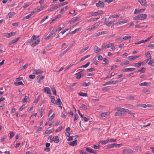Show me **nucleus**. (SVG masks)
I'll return each mask as SVG.
<instances>
[{"instance_id":"obj_1","label":"nucleus","mask_w":154,"mask_h":154,"mask_svg":"<svg viewBox=\"0 0 154 154\" xmlns=\"http://www.w3.org/2000/svg\"><path fill=\"white\" fill-rule=\"evenodd\" d=\"M33 74H41L43 72V71L41 69H32V70Z\"/></svg>"},{"instance_id":"obj_2","label":"nucleus","mask_w":154,"mask_h":154,"mask_svg":"<svg viewBox=\"0 0 154 154\" xmlns=\"http://www.w3.org/2000/svg\"><path fill=\"white\" fill-rule=\"evenodd\" d=\"M15 35V33L14 32H11L10 33H5L3 34V36L8 38H9L11 36H14Z\"/></svg>"},{"instance_id":"obj_3","label":"nucleus","mask_w":154,"mask_h":154,"mask_svg":"<svg viewBox=\"0 0 154 154\" xmlns=\"http://www.w3.org/2000/svg\"><path fill=\"white\" fill-rule=\"evenodd\" d=\"M55 33V30L54 29L50 32V33L48 36H46L45 37V40H48Z\"/></svg>"},{"instance_id":"obj_4","label":"nucleus","mask_w":154,"mask_h":154,"mask_svg":"<svg viewBox=\"0 0 154 154\" xmlns=\"http://www.w3.org/2000/svg\"><path fill=\"white\" fill-rule=\"evenodd\" d=\"M139 20H144L146 19L147 15L145 14H141L138 15Z\"/></svg>"},{"instance_id":"obj_5","label":"nucleus","mask_w":154,"mask_h":154,"mask_svg":"<svg viewBox=\"0 0 154 154\" xmlns=\"http://www.w3.org/2000/svg\"><path fill=\"white\" fill-rule=\"evenodd\" d=\"M103 12L102 11H100L97 12L92 13L91 14V16H96L98 15L102 14H103Z\"/></svg>"},{"instance_id":"obj_6","label":"nucleus","mask_w":154,"mask_h":154,"mask_svg":"<svg viewBox=\"0 0 154 154\" xmlns=\"http://www.w3.org/2000/svg\"><path fill=\"white\" fill-rule=\"evenodd\" d=\"M123 153H127L128 154H133V150L130 149H124L123 150Z\"/></svg>"},{"instance_id":"obj_7","label":"nucleus","mask_w":154,"mask_h":154,"mask_svg":"<svg viewBox=\"0 0 154 154\" xmlns=\"http://www.w3.org/2000/svg\"><path fill=\"white\" fill-rule=\"evenodd\" d=\"M104 4L103 2L101 1H99L96 4V6L97 7L103 8L104 7Z\"/></svg>"},{"instance_id":"obj_8","label":"nucleus","mask_w":154,"mask_h":154,"mask_svg":"<svg viewBox=\"0 0 154 154\" xmlns=\"http://www.w3.org/2000/svg\"><path fill=\"white\" fill-rule=\"evenodd\" d=\"M52 141H54L55 143H58L59 142V139L58 136H54L52 139Z\"/></svg>"},{"instance_id":"obj_9","label":"nucleus","mask_w":154,"mask_h":154,"mask_svg":"<svg viewBox=\"0 0 154 154\" xmlns=\"http://www.w3.org/2000/svg\"><path fill=\"white\" fill-rule=\"evenodd\" d=\"M135 69V68H126L124 69H123L122 71L123 72H130L132 71Z\"/></svg>"},{"instance_id":"obj_10","label":"nucleus","mask_w":154,"mask_h":154,"mask_svg":"<svg viewBox=\"0 0 154 154\" xmlns=\"http://www.w3.org/2000/svg\"><path fill=\"white\" fill-rule=\"evenodd\" d=\"M126 109H124L118 107H116L115 108V109L117 110L118 111L120 112H125Z\"/></svg>"},{"instance_id":"obj_11","label":"nucleus","mask_w":154,"mask_h":154,"mask_svg":"<svg viewBox=\"0 0 154 154\" xmlns=\"http://www.w3.org/2000/svg\"><path fill=\"white\" fill-rule=\"evenodd\" d=\"M109 114L110 112H101L100 114V116L102 117H104L109 115Z\"/></svg>"},{"instance_id":"obj_12","label":"nucleus","mask_w":154,"mask_h":154,"mask_svg":"<svg viewBox=\"0 0 154 154\" xmlns=\"http://www.w3.org/2000/svg\"><path fill=\"white\" fill-rule=\"evenodd\" d=\"M20 39V37H17L15 38L13 40L10 42L8 43L9 45H11L15 43L18 40Z\"/></svg>"},{"instance_id":"obj_13","label":"nucleus","mask_w":154,"mask_h":154,"mask_svg":"<svg viewBox=\"0 0 154 154\" xmlns=\"http://www.w3.org/2000/svg\"><path fill=\"white\" fill-rule=\"evenodd\" d=\"M119 81L118 80L116 81H110L108 82V85H116L119 83Z\"/></svg>"},{"instance_id":"obj_14","label":"nucleus","mask_w":154,"mask_h":154,"mask_svg":"<svg viewBox=\"0 0 154 154\" xmlns=\"http://www.w3.org/2000/svg\"><path fill=\"white\" fill-rule=\"evenodd\" d=\"M34 14V12L32 11L31 14H29V15L23 17V20L27 19L30 18Z\"/></svg>"},{"instance_id":"obj_15","label":"nucleus","mask_w":154,"mask_h":154,"mask_svg":"<svg viewBox=\"0 0 154 154\" xmlns=\"http://www.w3.org/2000/svg\"><path fill=\"white\" fill-rule=\"evenodd\" d=\"M94 51L95 53L97 54L100 52L101 50L97 46H96L94 48Z\"/></svg>"},{"instance_id":"obj_16","label":"nucleus","mask_w":154,"mask_h":154,"mask_svg":"<svg viewBox=\"0 0 154 154\" xmlns=\"http://www.w3.org/2000/svg\"><path fill=\"white\" fill-rule=\"evenodd\" d=\"M150 83L149 82H144L139 84V85L142 86H150Z\"/></svg>"},{"instance_id":"obj_17","label":"nucleus","mask_w":154,"mask_h":154,"mask_svg":"<svg viewBox=\"0 0 154 154\" xmlns=\"http://www.w3.org/2000/svg\"><path fill=\"white\" fill-rule=\"evenodd\" d=\"M140 4L143 6H146V0H137Z\"/></svg>"},{"instance_id":"obj_18","label":"nucleus","mask_w":154,"mask_h":154,"mask_svg":"<svg viewBox=\"0 0 154 154\" xmlns=\"http://www.w3.org/2000/svg\"><path fill=\"white\" fill-rule=\"evenodd\" d=\"M127 20L122 21L116 23H115V24L116 26H118L119 25L123 24L125 23H127Z\"/></svg>"},{"instance_id":"obj_19","label":"nucleus","mask_w":154,"mask_h":154,"mask_svg":"<svg viewBox=\"0 0 154 154\" xmlns=\"http://www.w3.org/2000/svg\"><path fill=\"white\" fill-rule=\"evenodd\" d=\"M43 91L46 92L48 94H51V91L48 87H45L43 90Z\"/></svg>"},{"instance_id":"obj_20","label":"nucleus","mask_w":154,"mask_h":154,"mask_svg":"<svg viewBox=\"0 0 154 154\" xmlns=\"http://www.w3.org/2000/svg\"><path fill=\"white\" fill-rule=\"evenodd\" d=\"M81 30V28H79L77 29H75L74 31L71 32H70L69 33V34H74L76 33L77 32H78L79 31H80ZM68 34H67V35H68Z\"/></svg>"},{"instance_id":"obj_21","label":"nucleus","mask_w":154,"mask_h":154,"mask_svg":"<svg viewBox=\"0 0 154 154\" xmlns=\"http://www.w3.org/2000/svg\"><path fill=\"white\" fill-rule=\"evenodd\" d=\"M112 43H108L105 45H103L102 47L104 48L107 49L111 47V45H112Z\"/></svg>"},{"instance_id":"obj_22","label":"nucleus","mask_w":154,"mask_h":154,"mask_svg":"<svg viewBox=\"0 0 154 154\" xmlns=\"http://www.w3.org/2000/svg\"><path fill=\"white\" fill-rule=\"evenodd\" d=\"M77 144V140H75L73 141L70 142L69 145L71 146H74L76 145Z\"/></svg>"},{"instance_id":"obj_23","label":"nucleus","mask_w":154,"mask_h":154,"mask_svg":"<svg viewBox=\"0 0 154 154\" xmlns=\"http://www.w3.org/2000/svg\"><path fill=\"white\" fill-rule=\"evenodd\" d=\"M45 6H43L42 7H41L38 9H35L33 10V12H34V14L36 12H39L40 11L42 10L45 7Z\"/></svg>"},{"instance_id":"obj_24","label":"nucleus","mask_w":154,"mask_h":154,"mask_svg":"<svg viewBox=\"0 0 154 154\" xmlns=\"http://www.w3.org/2000/svg\"><path fill=\"white\" fill-rule=\"evenodd\" d=\"M40 42V40L39 38L37 39L36 41L34 43H33L32 44V47H34L36 45H37Z\"/></svg>"},{"instance_id":"obj_25","label":"nucleus","mask_w":154,"mask_h":154,"mask_svg":"<svg viewBox=\"0 0 154 154\" xmlns=\"http://www.w3.org/2000/svg\"><path fill=\"white\" fill-rule=\"evenodd\" d=\"M44 76L43 75H39L38 76V83H40L41 81H42V80L43 78H44Z\"/></svg>"},{"instance_id":"obj_26","label":"nucleus","mask_w":154,"mask_h":154,"mask_svg":"<svg viewBox=\"0 0 154 154\" xmlns=\"http://www.w3.org/2000/svg\"><path fill=\"white\" fill-rule=\"evenodd\" d=\"M148 64L151 66H154V59H151Z\"/></svg>"},{"instance_id":"obj_27","label":"nucleus","mask_w":154,"mask_h":154,"mask_svg":"<svg viewBox=\"0 0 154 154\" xmlns=\"http://www.w3.org/2000/svg\"><path fill=\"white\" fill-rule=\"evenodd\" d=\"M115 116H123L122 113L119 111H118L115 112Z\"/></svg>"},{"instance_id":"obj_28","label":"nucleus","mask_w":154,"mask_h":154,"mask_svg":"<svg viewBox=\"0 0 154 154\" xmlns=\"http://www.w3.org/2000/svg\"><path fill=\"white\" fill-rule=\"evenodd\" d=\"M78 94L80 96H81L83 97H87L88 95V94L87 93H83V92H80Z\"/></svg>"},{"instance_id":"obj_29","label":"nucleus","mask_w":154,"mask_h":154,"mask_svg":"<svg viewBox=\"0 0 154 154\" xmlns=\"http://www.w3.org/2000/svg\"><path fill=\"white\" fill-rule=\"evenodd\" d=\"M58 8V7L57 6V5H55L53 8H50L48 10V11H52L54 9H56Z\"/></svg>"},{"instance_id":"obj_30","label":"nucleus","mask_w":154,"mask_h":154,"mask_svg":"<svg viewBox=\"0 0 154 154\" xmlns=\"http://www.w3.org/2000/svg\"><path fill=\"white\" fill-rule=\"evenodd\" d=\"M28 100L29 97L27 96H25L24 98L22 100V102L23 103H26Z\"/></svg>"},{"instance_id":"obj_31","label":"nucleus","mask_w":154,"mask_h":154,"mask_svg":"<svg viewBox=\"0 0 154 154\" xmlns=\"http://www.w3.org/2000/svg\"><path fill=\"white\" fill-rule=\"evenodd\" d=\"M104 23L105 24L108 26H109L112 23V22L111 21H110L109 22L107 21L106 20V19H105V21H104Z\"/></svg>"},{"instance_id":"obj_32","label":"nucleus","mask_w":154,"mask_h":154,"mask_svg":"<svg viewBox=\"0 0 154 154\" xmlns=\"http://www.w3.org/2000/svg\"><path fill=\"white\" fill-rule=\"evenodd\" d=\"M55 103L54 104H57V105H61L62 104V102L61 101L60 98H59L57 100H56Z\"/></svg>"},{"instance_id":"obj_33","label":"nucleus","mask_w":154,"mask_h":154,"mask_svg":"<svg viewBox=\"0 0 154 154\" xmlns=\"http://www.w3.org/2000/svg\"><path fill=\"white\" fill-rule=\"evenodd\" d=\"M15 13L14 12H9L8 14V16L9 18L13 16L14 15Z\"/></svg>"},{"instance_id":"obj_34","label":"nucleus","mask_w":154,"mask_h":154,"mask_svg":"<svg viewBox=\"0 0 154 154\" xmlns=\"http://www.w3.org/2000/svg\"><path fill=\"white\" fill-rule=\"evenodd\" d=\"M80 108L83 109L84 110H86L88 109L87 106L84 104H82L80 106Z\"/></svg>"},{"instance_id":"obj_35","label":"nucleus","mask_w":154,"mask_h":154,"mask_svg":"<svg viewBox=\"0 0 154 154\" xmlns=\"http://www.w3.org/2000/svg\"><path fill=\"white\" fill-rule=\"evenodd\" d=\"M148 27L147 25L146 26H140L137 25L135 26V28H146Z\"/></svg>"},{"instance_id":"obj_36","label":"nucleus","mask_w":154,"mask_h":154,"mask_svg":"<svg viewBox=\"0 0 154 154\" xmlns=\"http://www.w3.org/2000/svg\"><path fill=\"white\" fill-rule=\"evenodd\" d=\"M98 142L99 143H101L103 145H105L108 143L107 140H106L100 141Z\"/></svg>"},{"instance_id":"obj_37","label":"nucleus","mask_w":154,"mask_h":154,"mask_svg":"<svg viewBox=\"0 0 154 154\" xmlns=\"http://www.w3.org/2000/svg\"><path fill=\"white\" fill-rule=\"evenodd\" d=\"M68 4V2H65L62 3L61 4H60L58 5H57V6L58 7V8H59V7H60L62 6Z\"/></svg>"},{"instance_id":"obj_38","label":"nucleus","mask_w":154,"mask_h":154,"mask_svg":"<svg viewBox=\"0 0 154 154\" xmlns=\"http://www.w3.org/2000/svg\"><path fill=\"white\" fill-rule=\"evenodd\" d=\"M14 85L16 86H18L19 85H23V84L22 82H15L14 83Z\"/></svg>"},{"instance_id":"obj_39","label":"nucleus","mask_w":154,"mask_h":154,"mask_svg":"<svg viewBox=\"0 0 154 154\" xmlns=\"http://www.w3.org/2000/svg\"><path fill=\"white\" fill-rule=\"evenodd\" d=\"M131 38V36L130 35H127L125 36H124L122 38V39L123 40H127Z\"/></svg>"},{"instance_id":"obj_40","label":"nucleus","mask_w":154,"mask_h":154,"mask_svg":"<svg viewBox=\"0 0 154 154\" xmlns=\"http://www.w3.org/2000/svg\"><path fill=\"white\" fill-rule=\"evenodd\" d=\"M51 102L54 103L55 104V103L56 100L55 99V97L54 96H52L51 97Z\"/></svg>"},{"instance_id":"obj_41","label":"nucleus","mask_w":154,"mask_h":154,"mask_svg":"<svg viewBox=\"0 0 154 154\" xmlns=\"http://www.w3.org/2000/svg\"><path fill=\"white\" fill-rule=\"evenodd\" d=\"M115 74L113 72H112L111 74H109V75H107V77H106L105 79H108V78H111V77L114 76V75Z\"/></svg>"},{"instance_id":"obj_42","label":"nucleus","mask_w":154,"mask_h":154,"mask_svg":"<svg viewBox=\"0 0 154 154\" xmlns=\"http://www.w3.org/2000/svg\"><path fill=\"white\" fill-rule=\"evenodd\" d=\"M116 139H107V142H109V143H112L113 142H115L116 141Z\"/></svg>"},{"instance_id":"obj_43","label":"nucleus","mask_w":154,"mask_h":154,"mask_svg":"<svg viewBox=\"0 0 154 154\" xmlns=\"http://www.w3.org/2000/svg\"><path fill=\"white\" fill-rule=\"evenodd\" d=\"M137 106L143 108H145L146 107V105L144 104H139Z\"/></svg>"},{"instance_id":"obj_44","label":"nucleus","mask_w":154,"mask_h":154,"mask_svg":"<svg viewBox=\"0 0 154 154\" xmlns=\"http://www.w3.org/2000/svg\"><path fill=\"white\" fill-rule=\"evenodd\" d=\"M84 75V74L83 73H80L78 74L76 77V79H79L82 76H83Z\"/></svg>"},{"instance_id":"obj_45","label":"nucleus","mask_w":154,"mask_h":154,"mask_svg":"<svg viewBox=\"0 0 154 154\" xmlns=\"http://www.w3.org/2000/svg\"><path fill=\"white\" fill-rule=\"evenodd\" d=\"M97 28L96 27V26L95 25H94V24H93L92 26V27L91 28H89L87 30L91 31L92 30H93L94 29Z\"/></svg>"},{"instance_id":"obj_46","label":"nucleus","mask_w":154,"mask_h":154,"mask_svg":"<svg viewBox=\"0 0 154 154\" xmlns=\"http://www.w3.org/2000/svg\"><path fill=\"white\" fill-rule=\"evenodd\" d=\"M49 17L48 16H47L43 18L41 21L40 22V24L42 23L44 21H45L46 19H48Z\"/></svg>"},{"instance_id":"obj_47","label":"nucleus","mask_w":154,"mask_h":154,"mask_svg":"<svg viewBox=\"0 0 154 154\" xmlns=\"http://www.w3.org/2000/svg\"><path fill=\"white\" fill-rule=\"evenodd\" d=\"M100 130V129L98 128H95L92 129V131H99Z\"/></svg>"},{"instance_id":"obj_48","label":"nucleus","mask_w":154,"mask_h":154,"mask_svg":"<svg viewBox=\"0 0 154 154\" xmlns=\"http://www.w3.org/2000/svg\"><path fill=\"white\" fill-rule=\"evenodd\" d=\"M90 64V63L88 62L87 63H86V64L82 66H81V68H86Z\"/></svg>"},{"instance_id":"obj_49","label":"nucleus","mask_w":154,"mask_h":154,"mask_svg":"<svg viewBox=\"0 0 154 154\" xmlns=\"http://www.w3.org/2000/svg\"><path fill=\"white\" fill-rule=\"evenodd\" d=\"M39 37L38 36H36V35H34L31 38V39L32 41H35L37 39V38Z\"/></svg>"},{"instance_id":"obj_50","label":"nucleus","mask_w":154,"mask_h":154,"mask_svg":"<svg viewBox=\"0 0 154 154\" xmlns=\"http://www.w3.org/2000/svg\"><path fill=\"white\" fill-rule=\"evenodd\" d=\"M119 17V15L115 14H114L113 15L110 16L109 17V18H117V17Z\"/></svg>"},{"instance_id":"obj_51","label":"nucleus","mask_w":154,"mask_h":154,"mask_svg":"<svg viewBox=\"0 0 154 154\" xmlns=\"http://www.w3.org/2000/svg\"><path fill=\"white\" fill-rule=\"evenodd\" d=\"M150 91L148 89H145L143 90L142 92L143 93H146V92H149Z\"/></svg>"},{"instance_id":"obj_52","label":"nucleus","mask_w":154,"mask_h":154,"mask_svg":"<svg viewBox=\"0 0 154 154\" xmlns=\"http://www.w3.org/2000/svg\"><path fill=\"white\" fill-rule=\"evenodd\" d=\"M51 90L53 93L56 96L57 94H56V90L54 88H51Z\"/></svg>"},{"instance_id":"obj_53","label":"nucleus","mask_w":154,"mask_h":154,"mask_svg":"<svg viewBox=\"0 0 154 154\" xmlns=\"http://www.w3.org/2000/svg\"><path fill=\"white\" fill-rule=\"evenodd\" d=\"M79 19V17H76V18H75L74 19L72 20H71L70 21L71 22H72L74 23L78 20Z\"/></svg>"},{"instance_id":"obj_54","label":"nucleus","mask_w":154,"mask_h":154,"mask_svg":"<svg viewBox=\"0 0 154 154\" xmlns=\"http://www.w3.org/2000/svg\"><path fill=\"white\" fill-rule=\"evenodd\" d=\"M141 66V63H136L135 64V66L136 67H139Z\"/></svg>"},{"instance_id":"obj_55","label":"nucleus","mask_w":154,"mask_h":154,"mask_svg":"<svg viewBox=\"0 0 154 154\" xmlns=\"http://www.w3.org/2000/svg\"><path fill=\"white\" fill-rule=\"evenodd\" d=\"M86 151L89 152V153H91L93 150L89 148H87L86 149Z\"/></svg>"},{"instance_id":"obj_56","label":"nucleus","mask_w":154,"mask_h":154,"mask_svg":"<svg viewBox=\"0 0 154 154\" xmlns=\"http://www.w3.org/2000/svg\"><path fill=\"white\" fill-rule=\"evenodd\" d=\"M29 5V3H28V2H27V3H26L24 4V5H23V7L24 8H26Z\"/></svg>"},{"instance_id":"obj_57","label":"nucleus","mask_w":154,"mask_h":154,"mask_svg":"<svg viewBox=\"0 0 154 154\" xmlns=\"http://www.w3.org/2000/svg\"><path fill=\"white\" fill-rule=\"evenodd\" d=\"M54 116L55 114L54 113L50 117L49 119V120L50 121L52 120L54 117Z\"/></svg>"},{"instance_id":"obj_58","label":"nucleus","mask_w":154,"mask_h":154,"mask_svg":"<svg viewBox=\"0 0 154 154\" xmlns=\"http://www.w3.org/2000/svg\"><path fill=\"white\" fill-rule=\"evenodd\" d=\"M107 147L109 149L113 148L114 147V144H109L107 146Z\"/></svg>"},{"instance_id":"obj_59","label":"nucleus","mask_w":154,"mask_h":154,"mask_svg":"<svg viewBox=\"0 0 154 154\" xmlns=\"http://www.w3.org/2000/svg\"><path fill=\"white\" fill-rule=\"evenodd\" d=\"M69 49V48H68L64 51H63L61 54H60V56H62L63 55L65 54Z\"/></svg>"},{"instance_id":"obj_60","label":"nucleus","mask_w":154,"mask_h":154,"mask_svg":"<svg viewBox=\"0 0 154 154\" xmlns=\"http://www.w3.org/2000/svg\"><path fill=\"white\" fill-rule=\"evenodd\" d=\"M128 58L130 61H132L134 59V56H130L128 57Z\"/></svg>"},{"instance_id":"obj_61","label":"nucleus","mask_w":154,"mask_h":154,"mask_svg":"<svg viewBox=\"0 0 154 154\" xmlns=\"http://www.w3.org/2000/svg\"><path fill=\"white\" fill-rule=\"evenodd\" d=\"M95 69L94 68H91L90 69H88L87 71L88 72H91L92 71L94 70Z\"/></svg>"},{"instance_id":"obj_62","label":"nucleus","mask_w":154,"mask_h":154,"mask_svg":"<svg viewBox=\"0 0 154 154\" xmlns=\"http://www.w3.org/2000/svg\"><path fill=\"white\" fill-rule=\"evenodd\" d=\"M100 24V22H97L94 24V25L97 28L98 26H99Z\"/></svg>"},{"instance_id":"obj_63","label":"nucleus","mask_w":154,"mask_h":154,"mask_svg":"<svg viewBox=\"0 0 154 154\" xmlns=\"http://www.w3.org/2000/svg\"><path fill=\"white\" fill-rule=\"evenodd\" d=\"M74 117H75L74 119V121H76L77 120V119H78V118H79V116L77 113H75V114Z\"/></svg>"},{"instance_id":"obj_64","label":"nucleus","mask_w":154,"mask_h":154,"mask_svg":"<svg viewBox=\"0 0 154 154\" xmlns=\"http://www.w3.org/2000/svg\"><path fill=\"white\" fill-rule=\"evenodd\" d=\"M14 133L13 132H11L10 133V138L11 139L14 136Z\"/></svg>"}]
</instances>
